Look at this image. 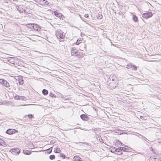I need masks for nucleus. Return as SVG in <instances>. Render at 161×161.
I'll return each instance as SVG.
<instances>
[{
    "label": "nucleus",
    "instance_id": "nucleus-1",
    "mask_svg": "<svg viewBox=\"0 0 161 161\" xmlns=\"http://www.w3.org/2000/svg\"><path fill=\"white\" fill-rule=\"evenodd\" d=\"M118 85V83L114 81V80L112 79V80L109 84L108 87L110 90L115 88Z\"/></svg>",
    "mask_w": 161,
    "mask_h": 161
},
{
    "label": "nucleus",
    "instance_id": "nucleus-2",
    "mask_svg": "<svg viewBox=\"0 0 161 161\" xmlns=\"http://www.w3.org/2000/svg\"><path fill=\"white\" fill-rule=\"evenodd\" d=\"M35 1L42 6L47 5L49 4L47 0H35Z\"/></svg>",
    "mask_w": 161,
    "mask_h": 161
},
{
    "label": "nucleus",
    "instance_id": "nucleus-3",
    "mask_svg": "<svg viewBox=\"0 0 161 161\" xmlns=\"http://www.w3.org/2000/svg\"><path fill=\"white\" fill-rule=\"evenodd\" d=\"M0 83L6 87H10V85L8 82L6 80L3 79H0Z\"/></svg>",
    "mask_w": 161,
    "mask_h": 161
},
{
    "label": "nucleus",
    "instance_id": "nucleus-4",
    "mask_svg": "<svg viewBox=\"0 0 161 161\" xmlns=\"http://www.w3.org/2000/svg\"><path fill=\"white\" fill-rule=\"evenodd\" d=\"M10 151L13 154L16 155H18L20 152V149L18 148H13Z\"/></svg>",
    "mask_w": 161,
    "mask_h": 161
},
{
    "label": "nucleus",
    "instance_id": "nucleus-5",
    "mask_svg": "<svg viewBox=\"0 0 161 161\" xmlns=\"http://www.w3.org/2000/svg\"><path fill=\"white\" fill-rule=\"evenodd\" d=\"M153 14L151 12H147L143 13L142 14V17L143 18L147 19L152 17Z\"/></svg>",
    "mask_w": 161,
    "mask_h": 161
},
{
    "label": "nucleus",
    "instance_id": "nucleus-6",
    "mask_svg": "<svg viewBox=\"0 0 161 161\" xmlns=\"http://www.w3.org/2000/svg\"><path fill=\"white\" fill-rule=\"evenodd\" d=\"M18 132V130L14 129H9L6 131V133L9 135H11Z\"/></svg>",
    "mask_w": 161,
    "mask_h": 161
},
{
    "label": "nucleus",
    "instance_id": "nucleus-7",
    "mask_svg": "<svg viewBox=\"0 0 161 161\" xmlns=\"http://www.w3.org/2000/svg\"><path fill=\"white\" fill-rule=\"evenodd\" d=\"M14 98L16 100H25L26 99V97L23 96L16 95L14 96Z\"/></svg>",
    "mask_w": 161,
    "mask_h": 161
},
{
    "label": "nucleus",
    "instance_id": "nucleus-8",
    "mask_svg": "<svg viewBox=\"0 0 161 161\" xmlns=\"http://www.w3.org/2000/svg\"><path fill=\"white\" fill-rule=\"evenodd\" d=\"M54 14L57 17L59 18L60 19H63V18L64 17V16H63L62 14L58 12L57 11H54Z\"/></svg>",
    "mask_w": 161,
    "mask_h": 161
},
{
    "label": "nucleus",
    "instance_id": "nucleus-9",
    "mask_svg": "<svg viewBox=\"0 0 161 161\" xmlns=\"http://www.w3.org/2000/svg\"><path fill=\"white\" fill-rule=\"evenodd\" d=\"M33 29L34 31H39L41 30V28L39 25L34 24V26H33Z\"/></svg>",
    "mask_w": 161,
    "mask_h": 161
},
{
    "label": "nucleus",
    "instance_id": "nucleus-10",
    "mask_svg": "<svg viewBox=\"0 0 161 161\" xmlns=\"http://www.w3.org/2000/svg\"><path fill=\"white\" fill-rule=\"evenodd\" d=\"M78 50L76 49L75 47L72 48L71 50V55L75 56Z\"/></svg>",
    "mask_w": 161,
    "mask_h": 161
},
{
    "label": "nucleus",
    "instance_id": "nucleus-11",
    "mask_svg": "<svg viewBox=\"0 0 161 161\" xmlns=\"http://www.w3.org/2000/svg\"><path fill=\"white\" fill-rule=\"evenodd\" d=\"M80 118L83 120L87 121L89 119L88 116L86 114H82L80 115Z\"/></svg>",
    "mask_w": 161,
    "mask_h": 161
},
{
    "label": "nucleus",
    "instance_id": "nucleus-12",
    "mask_svg": "<svg viewBox=\"0 0 161 161\" xmlns=\"http://www.w3.org/2000/svg\"><path fill=\"white\" fill-rule=\"evenodd\" d=\"M147 161H161V160L158 158H154L151 157L147 160Z\"/></svg>",
    "mask_w": 161,
    "mask_h": 161
},
{
    "label": "nucleus",
    "instance_id": "nucleus-13",
    "mask_svg": "<svg viewBox=\"0 0 161 161\" xmlns=\"http://www.w3.org/2000/svg\"><path fill=\"white\" fill-rule=\"evenodd\" d=\"M84 55V54L83 52H79L78 50L76 54H75V56H77L78 58L83 57Z\"/></svg>",
    "mask_w": 161,
    "mask_h": 161
},
{
    "label": "nucleus",
    "instance_id": "nucleus-14",
    "mask_svg": "<svg viewBox=\"0 0 161 161\" xmlns=\"http://www.w3.org/2000/svg\"><path fill=\"white\" fill-rule=\"evenodd\" d=\"M115 154H118V155H122L123 154L122 152L121 151V149H120V147L119 148H117L116 149V150Z\"/></svg>",
    "mask_w": 161,
    "mask_h": 161
},
{
    "label": "nucleus",
    "instance_id": "nucleus-15",
    "mask_svg": "<svg viewBox=\"0 0 161 161\" xmlns=\"http://www.w3.org/2000/svg\"><path fill=\"white\" fill-rule=\"evenodd\" d=\"M59 93L60 94L61 97L64 100H69L71 99V97L70 96H64L60 93Z\"/></svg>",
    "mask_w": 161,
    "mask_h": 161
},
{
    "label": "nucleus",
    "instance_id": "nucleus-16",
    "mask_svg": "<svg viewBox=\"0 0 161 161\" xmlns=\"http://www.w3.org/2000/svg\"><path fill=\"white\" fill-rule=\"evenodd\" d=\"M23 6L22 5H17L16 6L17 10L20 13L21 12L22 10L23 9Z\"/></svg>",
    "mask_w": 161,
    "mask_h": 161
},
{
    "label": "nucleus",
    "instance_id": "nucleus-17",
    "mask_svg": "<svg viewBox=\"0 0 161 161\" xmlns=\"http://www.w3.org/2000/svg\"><path fill=\"white\" fill-rule=\"evenodd\" d=\"M61 152L60 148L58 147L54 148V152L56 153H59Z\"/></svg>",
    "mask_w": 161,
    "mask_h": 161
},
{
    "label": "nucleus",
    "instance_id": "nucleus-18",
    "mask_svg": "<svg viewBox=\"0 0 161 161\" xmlns=\"http://www.w3.org/2000/svg\"><path fill=\"white\" fill-rule=\"evenodd\" d=\"M132 18L133 20L135 22H137L138 21V18L135 15H133Z\"/></svg>",
    "mask_w": 161,
    "mask_h": 161
},
{
    "label": "nucleus",
    "instance_id": "nucleus-19",
    "mask_svg": "<svg viewBox=\"0 0 161 161\" xmlns=\"http://www.w3.org/2000/svg\"><path fill=\"white\" fill-rule=\"evenodd\" d=\"M26 26L27 28L31 29H33L34 24L29 23L26 25Z\"/></svg>",
    "mask_w": 161,
    "mask_h": 161
},
{
    "label": "nucleus",
    "instance_id": "nucleus-20",
    "mask_svg": "<svg viewBox=\"0 0 161 161\" xmlns=\"http://www.w3.org/2000/svg\"><path fill=\"white\" fill-rule=\"evenodd\" d=\"M116 148H117L115 147H110L109 148V150L110 152L115 153L116 152Z\"/></svg>",
    "mask_w": 161,
    "mask_h": 161
},
{
    "label": "nucleus",
    "instance_id": "nucleus-21",
    "mask_svg": "<svg viewBox=\"0 0 161 161\" xmlns=\"http://www.w3.org/2000/svg\"><path fill=\"white\" fill-rule=\"evenodd\" d=\"M23 153L25 155H30L31 154V152L27 150H23Z\"/></svg>",
    "mask_w": 161,
    "mask_h": 161
},
{
    "label": "nucleus",
    "instance_id": "nucleus-22",
    "mask_svg": "<svg viewBox=\"0 0 161 161\" xmlns=\"http://www.w3.org/2000/svg\"><path fill=\"white\" fill-rule=\"evenodd\" d=\"M120 149H121V151L122 152V151H124L125 152H129L130 150L129 149H128L127 148L120 147Z\"/></svg>",
    "mask_w": 161,
    "mask_h": 161
},
{
    "label": "nucleus",
    "instance_id": "nucleus-23",
    "mask_svg": "<svg viewBox=\"0 0 161 161\" xmlns=\"http://www.w3.org/2000/svg\"><path fill=\"white\" fill-rule=\"evenodd\" d=\"M42 93L44 95H47L48 94V92L47 90L43 89L42 90Z\"/></svg>",
    "mask_w": 161,
    "mask_h": 161
},
{
    "label": "nucleus",
    "instance_id": "nucleus-24",
    "mask_svg": "<svg viewBox=\"0 0 161 161\" xmlns=\"http://www.w3.org/2000/svg\"><path fill=\"white\" fill-rule=\"evenodd\" d=\"M18 82L19 84L22 85L24 83V81L22 78H19L18 80Z\"/></svg>",
    "mask_w": 161,
    "mask_h": 161
},
{
    "label": "nucleus",
    "instance_id": "nucleus-25",
    "mask_svg": "<svg viewBox=\"0 0 161 161\" xmlns=\"http://www.w3.org/2000/svg\"><path fill=\"white\" fill-rule=\"evenodd\" d=\"M0 145L3 146H5L6 145V144L5 142L1 139H0Z\"/></svg>",
    "mask_w": 161,
    "mask_h": 161
},
{
    "label": "nucleus",
    "instance_id": "nucleus-26",
    "mask_svg": "<svg viewBox=\"0 0 161 161\" xmlns=\"http://www.w3.org/2000/svg\"><path fill=\"white\" fill-rule=\"evenodd\" d=\"M115 142L118 145H120L121 146H123L125 147L126 146V145H125L123 144L120 141L118 140H116Z\"/></svg>",
    "mask_w": 161,
    "mask_h": 161
},
{
    "label": "nucleus",
    "instance_id": "nucleus-27",
    "mask_svg": "<svg viewBox=\"0 0 161 161\" xmlns=\"http://www.w3.org/2000/svg\"><path fill=\"white\" fill-rule=\"evenodd\" d=\"M62 33H60L59 35V37L60 38L63 39H64L65 36L63 35V32L62 31Z\"/></svg>",
    "mask_w": 161,
    "mask_h": 161
},
{
    "label": "nucleus",
    "instance_id": "nucleus-28",
    "mask_svg": "<svg viewBox=\"0 0 161 161\" xmlns=\"http://www.w3.org/2000/svg\"><path fill=\"white\" fill-rule=\"evenodd\" d=\"M130 67L132 69H134V70H136L137 69V67L136 66L134 65H131L130 66Z\"/></svg>",
    "mask_w": 161,
    "mask_h": 161
},
{
    "label": "nucleus",
    "instance_id": "nucleus-29",
    "mask_svg": "<svg viewBox=\"0 0 161 161\" xmlns=\"http://www.w3.org/2000/svg\"><path fill=\"white\" fill-rule=\"evenodd\" d=\"M49 96L51 97H52L53 98H55L56 97V96L55 94L52 93L51 92H50L49 93Z\"/></svg>",
    "mask_w": 161,
    "mask_h": 161
},
{
    "label": "nucleus",
    "instance_id": "nucleus-30",
    "mask_svg": "<svg viewBox=\"0 0 161 161\" xmlns=\"http://www.w3.org/2000/svg\"><path fill=\"white\" fill-rule=\"evenodd\" d=\"M74 158L75 160L77 161H80V159H81L79 157L76 156H74Z\"/></svg>",
    "mask_w": 161,
    "mask_h": 161
},
{
    "label": "nucleus",
    "instance_id": "nucleus-31",
    "mask_svg": "<svg viewBox=\"0 0 161 161\" xmlns=\"http://www.w3.org/2000/svg\"><path fill=\"white\" fill-rule=\"evenodd\" d=\"M27 116H28L29 118L31 120L32 119L34 118L33 115L31 114H28Z\"/></svg>",
    "mask_w": 161,
    "mask_h": 161
},
{
    "label": "nucleus",
    "instance_id": "nucleus-32",
    "mask_svg": "<svg viewBox=\"0 0 161 161\" xmlns=\"http://www.w3.org/2000/svg\"><path fill=\"white\" fill-rule=\"evenodd\" d=\"M52 148H53V147H50V148H49L48 149H47V150H49V152H47V153L48 154L51 153L52 152Z\"/></svg>",
    "mask_w": 161,
    "mask_h": 161
},
{
    "label": "nucleus",
    "instance_id": "nucleus-33",
    "mask_svg": "<svg viewBox=\"0 0 161 161\" xmlns=\"http://www.w3.org/2000/svg\"><path fill=\"white\" fill-rule=\"evenodd\" d=\"M55 158V156L54 155H51L49 156V158L51 160H53Z\"/></svg>",
    "mask_w": 161,
    "mask_h": 161
},
{
    "label": "nucleus",
    "instance_id": "nucleus-34",
    "mask_svg": "<svg viewBox=\"0 0 161 161\" xmlns=\"http://www.w3.org/2000/svg\"><path fill=\"white\" fill-rule=\"evenodd\" d=\"M97 18H98V19H102L103 18V16L102 14H98V16L97 17Z\"/></svg>",
    "mask_w": 161,
    "mask_h": 161
},
{
    "label": "nucleus",
    "instance_id": "nucleus-35",
    "mask_svg": "<svg viewBox=\"0 0 161 161\" xmlns=\"http://www.w3.org/2000/svg\"><path fill=\"white\" fill-rule=\"evenodd\" d=\"M60 156L61 157H63L64 159L66 157L65 155L63 154V153H60Z\"/></svg>",
    "mask_w": 161,
    "mask_h": 161
},
{
    "label": "nucleus",
    "instance_id": "nucleus-36",
    "mask_svg": "<svg viewBox=\"0 0 161 161\" xmlns=\"http://www.w3.org/2000/svg\"><path fill=\"white\" fill-rule=\"evenodd\" d=\"M80 41V40H79L78 39L76 42V44L77 45H79L80 43H81Z\"/></svg>",
    "mask_w": 161,
    "mask_h": 161
},
{
    "label": "nucleus",
    "instance_id": "nucleus-37",
    "mask_svg": "<svg viewBox=\"0 0 161 161\" xmlns=\"http://www.w3.org/2000/svg\"><path fill=\"white\" fill-rule=\"evenodd\" d=\"M118 115V114L115 111L114 112V113H113V116H117Z\"/></svg>",
    "mask_w": 161,
    "mask_h": 161
},
{
    "label": "nucleus",
    "instance_id": "nucleus-38",
    "mask_svg": "<svg viewBox=\"0 0 161 161\" xmlns=\"http://www.w3.org/2000/svg\"><path fill=\"white\" fill-rule=\"evenodd\" d=\"M150 150L152 151L153 152V153H155V151H154V149H153V148L152 147H150Z\"/></svg>",
    "mask_w": 161,
    "mask_h": 161
},
{
    "label": "nucleus",
    "instance_id": "nucleus-39",
    "mask_svg": "<svg viewBox=\"0 0 161 161\" xmlns=\"http://www.w3.org/2000/svg\"><path fill=\"white\" fill-rule=\"evenodd\" d=\"M89 16V15L88 14H85V15H84V17H85L86 18H87Z\"/></svg>",
    "mask_w": 161,
    "mask_h": 161
},
{
    "label": "nucleus",
    "instance_id": "nucleus-40",
    "mask_svg": "<svg viewBox=\"0 0 161 161\" xmlns=\"http://www.w3.org/2000/svg\"><path fill=\"white\" fill-rule=\"evenodd\" d=\"M23 11H22L21 12H22L23 13H27L26 12V10L25 9H23Z\"/></svg>",
    "mask_w": 161,
    "mask_h": 161
},
{
    "label": "nucleus",
    "instance_id": "nucleus-41",
    "mask_svg": "<svg viewBox=\"0 0 161 161\" xmlns=\"http://www.w3.org/2000/svg\"><path fill=\"white\" fill-rule=\"evenodd\" d=\"M110 112H109V113L108 112V113H109L110 115H112L113 116V113H114V112H113V111H110Z\"/></svg>",
    "mask_w": 161,
    "mask_h": 161
},
{
    "label": "nucleus",
    "instance_id": "nucleus-42",
    "mask_svg": "<svg viewBox=\"0 0 161 161\" xmlns=\"http://www.w3.org/2000/svg\"><path fill=\"white\" fill-rule=\"evenodd\" d=\"M140 117V119H144V117H143V116H141Z\"/></svg>",
    "mask_w": 161,
    "mask_h": 161
},
{
    "label": "nucleus",
    "instance_id": "nucleus-43",
    "mask_svg": "<svg viewBox=\"0 0 161 161\" xmlns=\"http://www.w3.org/2000/svg\"><path fill=\"white\" fill-rule=\"evenodd\" d=\"M124 133H125V132H123V133H120V134H124ZM125 134H128V133H125Z\"/></svg>",
    "mask_w": 161,
    "mask_h": 161
},
{
    "label": "nucleus",
    "instance_id": "nucleus-44",
    "mask_svg": "<svg viewBox=\"0 0 161 161\" xmlns=\"http://www.w3.org/2000/svg\"><path fill=\"white\" fill-rule=\"evenodd\" d=\"M110 42L111 43V45H112L113 44V43H112V42Z\"/></svg>",
    "mask_w": 161,
    "mask_h": 161
},
{
    "label": "nucleus",
    "instance_id": "nucleus-45",
    "mask_svg": "<svg viewBox=\"0 0 161 161\" xmlns=\"http://www.w3.org/2000/svg\"><path fill=\"white\" fill-rule=\"evenodd\" d=\"M130 14H131V15H132V14H133V13H130Z\"/></svg>",
    "mask_w": 161,
    "mask_h": 161
},
{
    "label": "nucleus",
    "instance_id": "nucleus-46",
    "mask_svg": "<svg viewBox=\"0 0 161 161\" xmlns=\"http://www.w3.org/2000/svg\"><path fill=\"white\" fill-rule=\"evenodd\" d=\"M101 137V136H98V138H100V137Z\"/></svg>",
    "mask_w": 161,
    "mask_h": 161
},
{
    "label": "nucleus",
    "instance_id": "nucleus-47",
    "mask_svg": "<svg viewBox=\"0 0 161 161\" xmlns=\"http://www.w3.org/2000/svg\"><path fill=\"white\" fill-rule=\"evenodd\" d=\"M112 45H113V46H115L114 44H113Z\"/></svg>",
    "mask_w": 161,
    "mask_h": 161
},
{
    "label": "nucleus",
    "instance_id": "nucleus-48",
    "mask_svg": "<svg viewBox=\"0 0 161 161\" xmlns=\"http://www.w3.org/2000/svg\"><path fill=\"white\" fill-rule=\"evenodd\" d=\"M61 41H62V40H61L60 41V42H61Z\"/></svg>",
    "mask_w": 161,
    "mask_h": 161
}]
</instances>
